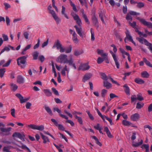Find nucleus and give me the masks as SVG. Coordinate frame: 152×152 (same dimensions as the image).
Instances as JSON below:
<instances>
[{
    "mask_svg": "<svg viewBox=\"0 0 152 152\" xmlns=\"http://www.w3.org/2000/svg\"><path fill=\"white\" fill-rule=\"evenodd\" d=\"M51 121L56 126L58 127V129L59 130H61L62 131H64L65 132L72 137V135L68 131L65 130V128L62 125L60 124H58L57 121L54 119H51Z\"/></svg>",
    "mask_w": 152,
    "mask_h": 152,
    "instance_id": "f257e3e1",
    "label": "nucleus"
},
{
    "mask_svg": "<svg viewBox=\"0 0 152 152\" xmlns=\"http://www.w3.org/2000/svg\"><path fill=\"white\" fill-rule=\"evenodd\" d=\"M67 56L65 54H61L57 58L56 61L57 62L62 63L64 64L67 63Z\"/></svg>",
    "mask_w": 152,
    "mask_h": 152,
    "instance_id": "f03ea898",
    "label": "nucleus"
},
{
    "mask_svg": "<svg viewBox=\"0 0 152 152\" xmlns=\"http://www.w3.org/2000/svg\"><path fill=\"white\" fill-rule=\"evenodd\" d=\"M137 19L139 20L141 23L147 26L149 28H152V23L147 21L145 19L141 18L140 17L137 18Z\"/></svg>",
    "mask_w": 152,
    "mask_h": 152,
    "instance_id": "7ed1b4c3",
    "label": "nucleus"
},
{
    "mask_svg": "<svg viewBox=\"0 0 152 152\" xmlns=\"http://www.w3.org/2000/svg\"><path fill=\"white\" fill-rule=\"evenodd\" d=\"M28 126L34 129H37L39 131H42L44 129L43 125L38 126L34 124H31L28 125Z\"/></svg>",
    "mask_w": 152,
    "mask_h": 152,
    "instance_id": "20e7f679",
    "label": "nucleus"
},
{
    "mask_svg": "<svg viewBox=\"0 0 152 152\" xmlns=\"http://www.w3.org/2000/svg\"><path fill=\"white\" fill-rule=\"evenodd\" d=\"M28 56H25L20 57L17 59V63L18 65H20L21 64H24L26 63V59Z\"/></svg>",
    "mask_w": 152,
    "mask_h": 152,
    "instance_id": "39448f33",
    "label": "nucleus"
},
{
    "mask_svg": "<svg viewBox=\"0 0 152 152\" xmlns=\"http://www.w3.org/2000/svg\"><path fill=\"white\" fill-rule=\"evenodd\" d=\"M12 129V128L10 127L7 128L0 127V130L3 132L5 133L6 135H8L10 134V132L11 131Z\"/></svg>",
    "mask_w": 152,
    "mask_h": 152,
    "instance_id": "423d86ee",
    "label": "nucleus"
},
{
    "mask_svg": "<svg viewBox=\"0 0 152 152\" xmlns=\"http://www.w3.org/2000/svg\"><path fill=\"white\" fill-rule=\"evenodd\" d=\"M90 66L88 65V63H86L83 64H81L78 69V70H82L85 71L89 69Z\"/></svg>",
    "mask_w": 152,
    "mask_h": 152,
    "instance_id": "0eeeda50",
    "label": "nucleus"
},
{
    "mask_svg": "<svg viewBox=\"0 0 152 152\" xmlns=\"http://www.w3.org/2000/svg\"><path fill=\"white\" fill-rule=\"evenodd\" d=\"M16 96L19 98L21 103L25 102L28 100L30 99L29 97L26 99H24L23 97L19 93L16 94Z\"/></svg>",
    "mask_w": 152,
    "mask_h": 152,
    "instance_id": "6e6552de",
    "label": "nucleus"
},
{
    "mask_svg": "<svg viewBox=\"0 0 152 152\" xmlns=\"http://www.w3.org/2000/svg\"><path fill=\"white\" fill-rule=\"evenodd\" d=\"M53 110L54 112H55V111H57L59 114V115L61 117H62L63 118H65L66 120L68 119V117L66 116L61 114V110H60L58 108L53 107Z\"/></svg>",
    "mask_w": 152,
    "mask_h": 152,
    "instance_id": "1a4fd4ad",
    "label": "nucleus"
},
{
    "mask_svg": "<svg viewBox=\"0 0 152 152\" xmlns=\"http://www.w3.org/2000/svg\"><path fill=\"white\" fill-rule=\"evenodd\" d=\"M110 52L111 53V54L113 57V59L114 61L115 64V65L116 66L117 68V69H119V68L120 65L118 62V61L117 58V57L116 55L114 53H113L111 51H110Z\"/></svg>",
    "mask_w": 152,
    "mask_h": 152,
    "instance_id": "9d476101",
    "label": "nucleus"
},
{
    "mask_svg": "<svg viewBox=\"0 0 152 152\" xmlns=\"http://www.w3.org/2000/svg\"><path fill=\"white\" fill-rule=\"evenodd\" d=\"M75 28L79 36L83 38V35L84 34L83 32L82 31V29L81 27H78L77 26H75Z\"/></svg>",
    "mask_w": 152,
    "mask_h": 152,
    "instance_id": "9b49d317",
    "label": "nucleus"
},
{
    "mask_svg": "<svg viewBox=\"0 0 152 152\" xmlns=\"http://www.w3.org/2000/svg\"><path fill=\"white\" fill-rule=\"evenodd\" d=\"M92 19L93 24L94 26L97 28L99 26L97 18L96 17L95 14H94L92 16Z\"/></svg>",
    "mask_w": 152,
    "mask_h": 152,
    "instance_id": "f8f14e48",
    "label": "nucleus"
},
{
    "mask_svg": "<svg viewBox=\"0 0 152 152\" xmlns=\"http://www.w3.org/2000/svg\"><path fill=\"white\" fill-rule=\"evenodd\" d=\"M13 137H16L21 139L22 140H24L25 135L23 134H21L19 132H15L12 135Z\"/></svg>",
    "mask_w": 152,
    "mask_h": 152,
    "instance_id": "ddd939ff",
    "label": "nucleus"
},
{
    "mask_svg": "<svg viewBox=\"0 0 152 152\" xmlns=\"http://www.w3.org/2000/svg\"><path fill=\"white\" fill-rule=\"evenodd\" d=\"M139 118V114L138 113H135L131 116V120L134 121H137Z\"/></svg>",
    "mask_w": 152,
    "mask_h": 152,
    "instance_id": "4468645a",
    "label": "nucleus"
},
{
    "mask_svg": "<svg viewBox=\"0 0 152 152\" xmlns=\"http://www.w3.org/2000/svg\"><path fill=\"white\" fill-rule=\"evenodd\" d=\"M104 131L106 132V133L108 137L110 138L113 137V136L112 135L110 132L107 126H104Z\"/></svg>",
    "mask_w": 152,
    "mask_h": 152,
    "instance_id": "2eb2a0df",
    "label": "nucleus"
},
{
    "mask_svg": "<svg viewBox=\"0 0 152 152\" xmlns=\"http://www.w3.org/2000/svg\"><path fill=\"white\" fill-rule=\"evenodd\" d=\"M92 76V74L91 73H87L84 76L83 79V81L85 82V81L89 79Z\"/></svg>",
    "mask_w": 152,
    "mask_h": 152,
    "instance_id": "dca6fc26",
    "label": "nucleus"
},
{
    "mask_svg": "<svg viewBox=\"0 0 152 152\" xmlns=\"http://www.w3.org/2000/svg\"><path fill=\"white\" fill-rule=\"evenodd\" d=\"M103 86L106 87L107 89H109L111 88L112 86L111 83L105 80L103 82Z\"/></svg>",
    "mask_w": 152,
    "mask_h": 152,
    "instance_id": "f3484780",
    "label": "nucleus"
},
{
    "mask_svg": "<svg viewBox=\"0 0 152 152\" xmlns=\"http://www.w3.org/2000/svg\"><path fill=\"white\" fill-rule=\"evenodd\" d=\"M17 82L19 84H22L24 83V79L21 75H18L17 77Z\"/></svg>",
    "mask_w": 152,
    "mask_h": 152,
    "instance_id": "a211bd4d",
    "label": "nucleus"
},
{
    "mask_svg": "<svg viewBox=\"0 0 152 152\" xmlns=\"http://www.w3.org/2000/svg\"><path fill=\"white\" fill-rule=\"evenodd\" d=\"M43 91L47 96L49 97L52 96V93L50 90L48 89H44Z\"/></svg>",
    "mask_w": 152,
    "mask_h": 152,
    "instance_id": "6ab92c4d",
    "label": "nucleus"
},
{
    "mask_svg": "<svg viewBox=\"0 0 152 152\" xmlns=\"http://www.w3.org/2000/svg\"><path fill=\"white\" fill-rule=\"evenodd\" d=\"M62 46V45L60 43L59 40L57 39L53 46V48L56 47L57 49L58 50Z\"/></svg>",
    "mask_w": 152,
    "mask_h": 152,
    "instance_id": "aec40b11",
    "label": "nucleus"
},
{
    "mask_svg": "<svg viewBox=\"0 0 152 152\" xmlns=\"http://www.w3.org/2000/svg\"><path fill=\"white\" fill-rule=\"evenodd\" d=\"M65 71H67V74H68V73L69 72V70L67 68V66L66 65H65L64 68L62 70L61 72V74L62 75L64 76H66V72Z\"/></svg>",
    "mask_w": 152,
    "mask_h": 152,
    "instance_id": "412c9836",
    "label": "nucleus"
},
{
    "mask_svg": "<svg viewBox=\"0 0 152 152\" xmlns=\"http://www.w3.org/2000/svg\"><path fill=\"white\" fill-rule=\"evenodd\" d=\"M40 134L43 140V142L44 143H46L47 142H50V141L48 138V137L45 136L42 133H41Z\"/></svg>",
    "mask_w": 152,
    "mask_h": 152,
    "instance_id": "4be33fe9",
    "label": "nucleus"
},
{
    "mask_svg": "<svg viewBox=\"0 0 152 152\" xmlns=\"http://www.w3.org/2000/svg\"><path fill=\"white\" fill-rule=\"evenodd\" d=\"M141 76L142 78H148L149 77V74L147 71H144L141 73Z\"/></svg>",
    "mask_w": 152,
    "mask_h": 152,
    "instance_id": "5701e85b",
    "label": "nucleus"
},
{
    "mask_svg": "<svg viewBox=\"0 0 152 152\" xmlns=\"http://www.w3.org/2000/svg\"><path fill=\"white\" fill-rule=\"evenodd\" d=\"M134 81L136 83L139 84H142L145 83V81L139 78H136L134 80Z\"/></svg>",
    "mask_w": 152,
    "mask_h": 152,
    "instance_id": "b1692460",
    "label": "nucleus"
},
{
    "mask_svg": "<svg viewBox=\"0 0 152 152\" xmlns=\"http://www.w3.org/2000/svg\"><path fill=\"white\" fill-rule=\"evenodd\" d=\"M77 35L75 32H73L72 35V39L74 42L76 43H77L79 41V40L77 38Z\"/></svg>",
    "mask_w": 152,
    "mask_h": 152,
    "instance_id": "393cba45",
    "label": "nucleus"
},
{
    "mask_svg": "<svg viewBox=\"0 0 152 152\" xmlns=\"http://www.w3.org/2000/svg\"><path fill=\"white\" fill-rule=\"evenodd\" d=\"M125 33L126 35V37L125 39V42H126V38H127L129 41L132 39V37L130 34V32L128 30H126V31Z\"/></svg>",
    "mask_w": 152,
    "mask_h": 152,
    "instance_id": "a878e982",
    "label": "nucleus"
},
{
    "mask_svg": "<svg viewBox=\"0 0 152 152\" xmlns=\"http://www.w3.org/2000/svg\"><path fill=\"white\" fill-rule=\"evenodd\" d=\"M100 74L101 76L102 79L105 80H107L108 79V77L103 72H100Z\"/></svg>",
    "mask_w": 152,
    "mask_h": 152,
    "instance_id": "bb28decb",
    "label": "nucleus"
},
{
    "mask_svg": "<svg viewBox=\"0 0 152 152\" xmlns=\"http://www.w3.org/2000/svg\"><path fill=\"white\" fill-rule=\"evenodd\" d=\"M124 87L125 88L124 91L126 94L127 95H130V90L127 84L124 85Z\"/></svg>",
    "mask_w": 152,
    "mask_h": 152,
    "instance_id": "cd10ccee",
    "label": "nucleus"
},
{
    "mask_svg": "<svg viewBox=\"0 0 152 152\" xmlns=\"http://www.w3.org/2000/svg\"><path fill=\"white\" fill-rule=\"evenodd\" d=\"M143 61L147 66L151 67H152V64H151L150 62L148 61L145 58H143Z\"/></svg>",
    "mask_w": 152,
    "mask_h": 152,
    "instance_id": "c85d7f7f",
    "label": "nucleus"
},
{
    "mask_svg": "<svg viewBox=\"0 0 152 152\" xmlns=\"http://www.w3.org/2000/svg\"><path fill=\"white\" fill-rule=\"evenodd\" d=\"M10 86L12 88V90L15 91L18 88V86L16 84L13 83H11L10 84Z\"/></svg>",
    "mask_w": 152,
    "mask_h": 152,
    "instance_id": "c756f323",
    "label": "nucleus"
},
{
    "mask_svg": "<svg viewBox=\"0 0 152 152\" xmlns=\"http://www.w3.org/2000/svg\"><path fill=\"white\" fill-rule=\"evenodd\" d=\"M49 13H51L54 19L56 20L58 19V17L55 13V12L53 10H50Z\"/></svg>",
    "mask_w": 152,
    "mask_h": 152,
    "instance_id": "7c9ffc66",
    "label": "nucleus"
},
{
    "mask_svg": "<svg viewBox=\"0 0 152 152\" xmlns=\"http://www.w3.org/2000/svg\"><path fill=\"white\" fill-rule=\"evenodd\" d=\"M122 123L124 125L127 126H129L132 124V123L129 121L126 120H123L122 121Z\"/></svg>",
    "mask_w": 152,
    "mask_h": 152,
    "instance_id": "2f4dec72",
    "label": "nucleus"
},
{
    "mask_svg": "<svg viewBox=\"0 0 152 152\" xmlns=\"http://www.w3.org/2000/svg\"><path fill=\"white\" fill-rule=\"evenodd\" d=\"M69 1L71 5V6L72 7V9L73 10L76 12H77L78 11L76 8L75 5L72 3V1L71 0H70Z\"/></svg>",
    "mask_w": 152,
    "mask_h": 152,
    "instance_id": "473e14b6",
    "label": "nucleus"
},
{
    "mask_svg": "<svg viewBox=\"0 0 152 152\" xmlns=\"http://www.w3.org/2000/svg\"><path fill=\"white\" fill-rule=\"evenodd\" d=\"M62 11H61V13L62 14L64 15V16L66 17V18L68 19L69 18L68 16L65 13V7L63 6H62Z\"/></svg>",
    "mask_w": 152,
    "mask_h": 152,
    "instance_id": "72a5a7b5",
    "label": "nucleus"
},
{
    "mask_svg": "<svg viewBox=\"0 0 152 152\" xmlns=\"http://www.w3.org/2000/svg\"><path fill=\"white\" fill-rule=\"evenodd\" d=\"M39 54V53L37 51H35L34 52L33 54V58L34 60H35L37 59Z\"/></svg>",
    "mask_w": 152,
    "mask_h": 152,
    "instance_id": "f704fd0d",
    "label": "nucleus"
},
{
    "mask_svg": "<svg viewBox=\"0 0 152 152\" xmlns=\"http://www.w3.org/2000/svg\"><path fill=\"white\" fill-rule=\"evenodd\" d=\"M5 72V68H2L0 69V77L1 78L2 77Z\"/></svg>",
    "mask_w": 152,
    "mask_h": 152,
    "instance_id": "c9c22d12",
    "label": "nucleus"
},
{
    "mask_svg": "<svg viewBox=\"0 0 152 152\" xmlns=\"http://www.w3.org/2000/svg\"><path fill=\"white\" fill-rule=\"evenodd\" d=\"M45 109L47 112L49 113L50 115H53L52 112L50 108L48 107H45Z\"/></svg>",
    "mask_w": 152,
    "mask_h": 152,
    "instance_id": "e433bc0d",
    "label": "nucleus"
},
{
    "mask_svg": "<svg viewBox=\"0 0 152 152\" xmlns=\"http://www.w3.org/2000/svg\"><path fill=\"white\" fill-rule=\"evenodd\" d=\"M142 147V148L144 147L145 149V152H149V146L148 144H143Z\"/></svg>",
    "mask_w": 152,
    "mask_h": 152,
    "instance_id": "4c0bfd02",
    "label": "nucleus"
},
{
    "mask_svg": "<svg viewBox=\"0 0 152 152\" xmlns=\"http://www.w3.org/2000/svg\"><path fill=\"white\" fill-rule=\"evenodd\" d=\"M71 15L73 17L74 19L76 21L80 18L79 16L76 14H74V12L72 13Z\"/></svg>",
    "mask_w": 152,
    "mask_h": 152,
    "instance_id": "58836bf2",
    "label": "nucleus"
},
{
    "mask_svg": "<svg viewBox=\"0 0 152 152\" xmlns=\"http://www.w3.org/2000/svg\"><path fill=\"white\" fill-rule=\"evenodd\" d=\"M131 15L129 14V13H128L126 15V19L128 20H130V22L132 21V17Z\"/></svg>",
    "mask_w": 152,
    "mask_h": 152,
    "instance_id": "ea45409f",
    "label": "nucleus"
},
{
    "mask_svg": "<svg viewBox=\"0 0 152 152\" xmlns=\"http://www.w3.org/2000/svg\"><path fill=\"white\" fill-rule=\"evenodd\" d=\"M129 13L131 15L133 16H135L140 15V13H139L137 12H135L132 11H130Z\"/></svg>",
    "mask_w": 152,
    "mask_h": 152,
    "instance_id": "a19ab883",
    "label": "nucleus"
},
{
    "mask_svg": "<svg viewBox=\"0 0 152 152\" xmlns=\"http://www.w3.org/2000/svg\"><path fill=\"white\" fill-rule=\"evenodd\" d=\"M75 118L77 119L78 121L80 124H83V121L81 118L78 116L77 115H75Z\"/></svg>",
    "mask_w": 152,
    "mask_h": 152,
    "instance_id": "79ce46f5",
    "label": "nucleus"
},
{
    "mask_svg": "<svg viewBox=\"0 0 152 152\" xmlns=\"http://www.w3.org/2000/svg\"><path fill=\"white\" fill-rule=\"evenodd\" d=\"M137 7L139 8H141L142 7H143L144 6V3L142 2H137Z\"/></svg>",
    "mask_w": 152,
    "mask_h": 152,
    "instance_id": "37998d69",
    "label": "nucleus"
},
{
    "mask_svg": "<svg viewBox=\"0 0 152 152\" xmlns=\"http://www.w3.org/2000/svg\"><path fill=\"white\" fill-rule=\"evenodd\" d=\"M10 50V49L9 47H7V46H5L1 51L0 53V55H1L2 53L4 52V51H8Z\"/></svg>",
    "mask_w": 152,
    "mask_h": 152,
    "instance_id": "c03bdc74",
    "label": "nucleus"
},
{
    "mask_svg": "<svg viewBox=\"0 0 152 152\" xmlns=\"http://www.w3.org/2000/svg\"><path fill=\"white\" fill-rule=\"evenodd\" d=\"M137 99L138 100L142 101L143 100V97L142 96L141 94H139L137 95Z\"/></svg>",
    "mask_w": 152,
    "mask_h": 152,
    "instance_id": "a18cd8bd",
    "label": "nucleus"
},
{
    "mask_svg": "<svg viewBox=\"0 0 152 152\" xmlns=\"http://www.w3.org/2000/svg\"><path fill=\"white\" fill-rule=\"evenodd\" d=\"M144 105V104L143 103H141V104H140L139 102H138L137 104L136 108L138 109H140L142 108Z\"/></svg>",
    "mask_w": 152,
    "mask_h": 152,
    "instance_id": "49530a36",
    "label": "nucleus"
},
{
    "mask_svg": "<svg viewBox=\"0 0 152 152\" xmlns=\"http://www.w3.org/2000/svg\"><path fill=\"white\" fill-rule=\"evenodd\" d=\"M86 112L88 115V116L90 119L92 120H94V118L92 115L90 113V112L89 111H87Z\"/></svg>",
    "mask_w": 152,
    "mask_h": 152,
    "instance_id": "de8ad7c7",
    "label": "nucleus"
},
{
    "mask_svg": "<svg viewBox=\"0 0 152 152\" xmlns=\"http://www.w3.org/2000/svg\"><path fill=\"white\" fill-rule=\"evenodd\" d=\"M107 91V90L105 89H103L102 90L101 94L102 97H104L105 96Z\"/></svg>",
    "mask_w": 152,
    "mask_h": 152,
    "instance_id": "09e8293b",
    "label": "nucleus"
},
{
    "mask_svg": "<svg viewBox=\"0 0 152 152\" xmlns=\"http://www.w3.org/2000/svg\"><path fill=\"white\" fill-rule=\"evenodd\" d=\"M129 23L130 26L132 27L133 28H136L135 26H136V23L135 21H133L132 23H131L130 21H129Z\"/></svg>",
    "mask_w": 152,
    "mask_h": 152,
    "instance_id": "8fccbe9b",
    "label": "nucleus"
},
{
    "mask_svg": "<svg viewBox=\"0 0 152 152\" xmlns=\"http://www.w3.org/2000/svg\"><path fill=\"white\" fill-rule=\"evenodd\" d=\"M108 78H109L110 79L111 81L114 84H117V85H118V86L120 85L118 83H117V81L114 80H113V79L110 76H109Z\"/></svg>",
    "mask_w": 152,
    "mask_h": 152,
    "instance_id": "3c124183",
    "label": "nucleus"
},
{
    "mask_svg": "<svg viewBox=\"0 0 152 152\" xmlns=\"http://www.w3.org/2000/svg\"><path fill=\"white\" fill-rule=\"evenodd\" d=\"M83 53V51H79L77 50H76L74 52V54L75 56H77L80 55L81 54Z\"/></svg>",
    "mask_w": 152,
    "mask_h": 152,
    "instance_id": "603ef678",
    "label": "nucleus"
},
{
    "mask_svg": "<svg viewBox=\"0 0 152 152\" xmlns=\"http://www.w3.org/2000/svg\"><path fill=\"white\" fill-rule=\"evenodd\" d=\"M52 90L53 93L56 95L58 96L59 95L58 91L54 88H52L51 89Z\"/></svg>",
    "mask_w": 152,
    "mask_h": 152,
    "instance_id": "864d4df0",
    "label": "nucleus"
},
{
    "mask_svg": "<svg viewBox=\"0 0 152 152\" xmlns=\"http://www.w3.org/2000/svg\"><path fill=\"white\" fill-rule=\"evenodd\" d=\"M45 59V57L43 55H40L38 57L39 60L41 62L44 61Z\"/></svg>",
    "mask_w": 152,
    "mask_h": 152,
    "instance_id": "5fc2aeb1",
    "label": "nucleus"
},
{
    "mask_svg": "<svg viewBox=\"0 0 152 152\" xmlns=\"http://www.w3.org/2000/svg\"><path fill=\"white\" fill-rule=\"evenodd\" d=\"M104 60V59L103 58L101 57H99L97 59V62L98 64H100Z\"/></svg>",
    "mask_w": 152,
    "mask_h": 152,
    "instance_id": "6e6d98bb",
    "label": "nucleus"
},
{
    "mask_svg": "<svg viewBox=\"0 0 152 152\" xmlns=\"http://www.w3.org/2000/svg\"><path fill=\"white\" fill-rule=\"evenodd\" d=\"M137 40H138L140 43L142 44H143V42H144V40L145 39L143 38H137Z\"/></svg>",
    "mask_w": 152,
    "mask_h": 152,
    "instance_id": "4d7b16f0",
    "label": "nucleus"
},
{
    "mask_svg": "<svg viewBox=\"0 0 152 152\" xmlns=\"http://www.w3.org/2000/svg\"><path fill=\"white\" fill-rule=\"evenodd\" d=\"M10 147H9L5 146L4 147L3 151L4 152H11L9 151Z\"/></svg>",
    "mask_w": 152,
    "mask_h": 152,
    "instance_id": "13d9d810",
    "label": "nucleus"
},
{
    "mask_svg": "<svg viewBox=\"0 0 152 152\" xmlns=\"http://www.w3.org/2000/svg\"><path fill=\"white\" fill-rule=\"evenodd\" d=\"M131 98L132 102H134L135 100L137 99L136 96L135 95L132 96Z\"/></svg>",
    "mask_w": 152,
    "mask_h": 152,
    "instance_id": "bf43d9fd",
    "label": "nucleus"
},
{
    "mask_svg": "<svg viewBox=\"0 0 152 152\" xmlns=\"http://www.w3.org/2000/svg\"><path fill=\"white\" fill-rule=\"evenodd\" d=\"M72 47L71 45H70L69 48L68 49H65V52L66 53H69L71 52L72 50Z\"/></svg>",
    "mask_w": 152,
    "mask_h": 152,
    "instance_id": "052dcab7",
    "label": "nucleus"
},
{
    "mask_svg": "<svg viewBox=\"0 0 152 152\" xmlns=\"http://www.w3.org/2000/svg\"><path fill=\"white\" fill-rule=\"evenodd\" d=\"M15 109L14 108L11 109V115L14 117H15Z\"/></svg>",
    "mask_w": 152,
    "mask_h": 152,
    "instance_id": "680f3d73",
    "label": "nucleus"
},
{
    "mask_svg": "<svg viewBox=\"0 0 152 152\" xmlns=\"http://www.w3.org/2000/svg\"><path fill=\"white\" fill-rule=\"evenodd\" d=\"M48 42H49V39H48L47 40V41L46 42H44L42 44V47L43 48L45 47L46 46L48 45Z\"/></svg>",
    "mask_w": 152,
    "mask_h": 152,
    "instance_id": "e2e57ef3",
    "label": "nucleus"
},
{
    "mask_svg": "<svg viewBox=\"0 0 152 152\" xmlns=\"http://www.w3.org/2000/svg\"><path fill=\"white\" fill-rule=\"evenodd\" d=\"M110 97L111 99H113L115 97L118 98V96L116 95L115 94L111 93L110 94Z\"/></svg>",
    "mask_w": 152,
    "mask_h": 152,
    "instance_id": "0e129e2a",
    "label": "nucleus"
},
{
    "mask_svg": "<svg viewBox=\"0 0 152 152\" xmlns=\"http://www.w3.org/2000/svg\"><path fill=\"white\" fill-rule=\"evenodd\" d=\"M144 42L145 45L148 46L149 47H150L151 46H152V44L151 43H149L146 39H145Z\"/></svg>",
    "mask_w": 152,
    "mask_h": 152,
    "instance_id": "69168bd1",
    "label": "nucleus"
},
{
    "mask_svg": "<svg viewBox=\"0 0 152 152\" xmlns=\"http://www.w3.org/2000/svg\"><path fill=\"white\" fill-rule=\"evenodd\" d=\"M119 50H120V52L123 55L125 54L127 56V54H129L128 53L126 52L124 49L121 48H119Z\"/></svg>",
    "mask_w": 152,
    "mask_h": 152,
    "instance_id": "338daca9",
    "label": "nucleus"
},
{
    "mask_svg": "<svg viewBox=\"0 0 152 152\" xmlns=\"http://www.w3.org/2000/svg\"><path fill=\"white\" fill-rule=\"evenodd\" d=\"M104 51L102 50L98 49L97 50V53L98 54L100 55L101 56L102 55L104 54Z\"/></svg>",
    "mask_w": 152,
    "mask_h": 152,
    "instance_id": "774afa93",
    "label": "nucleus"
}]
</instances>
